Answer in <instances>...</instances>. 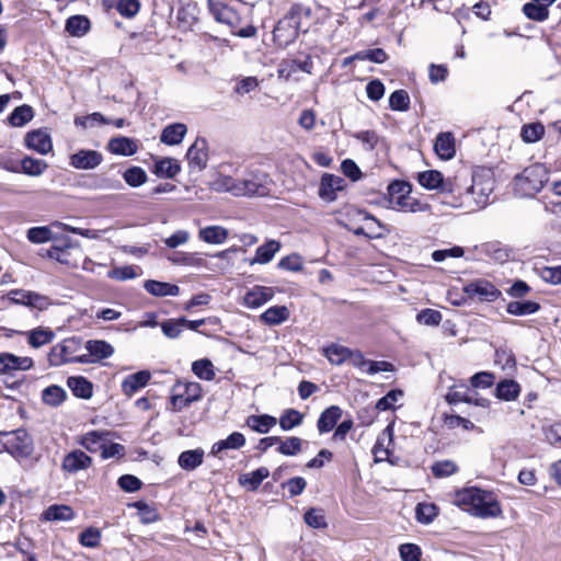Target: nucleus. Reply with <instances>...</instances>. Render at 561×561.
Listing matches in <instances>:
<instances>
[{
    "instance_id": "1",
    "label": "nucleus",
    "mask_w": 561,
    "mask_h": 561,
    "mask_svg": "<svg viewBox=\"0 0 561 561\" xmlns=\"http://www.w3.org/2000/svg\"><path fill=\"white\" fill-rule=\"evenodd\" d=\"M209 10L216 21L227 24L232 34L249 38L256 34L250 20L251 8L240 1L229 4L209 0Z\"/></svg>"
},
{
    "instance_id": "2",
    "label": "nucleus",
    "mask_w": 561,
    "mask_h": 561,
    "mask_svg": "<svg viewBox=\"0 0 561 561\" xmlns=\"http://www.w3.org/2000/svg\"><path fill=\"white\" fill-rule=\"evenodd\" d=\"M454 504L479 518H495L502 515L496 496L489 491L471 486L455 493Z\"/></svg>"
},
{
    "instance_id": "3",
    "label": "nucleus",
    "mask_w": 561,
    "mask_h": 561,
    "mask_svg": "<svg viewBox=\"0 0 561 561\" xmlns=\"http://www.w3.org/2000/svg\"><path fill=\"white\" fill-rule=\"evenodd\" d=\"M493 190L494 181L490 173H474L472 175V184L466 192V197H471L472 204L470 202H458L455 197H453V201H443V204L449 205L454 208L466 207L469 210L481 209L488 205Z\"/></svg>"
},
{
    "instance_id": "4",
    "label": "nucleus",
    "mask_w": 561,
    "mask_h": 561,
    "mask_svg": "<svg viewBox=\"0 0 561 561\" xmlns=\"http://www.w3.org/2000/svg\"><path fill=\"white\" fill-rule=\"evenodd\" d=\"M548 180V169L543 164L535 163L515 176L514 191L520 197H531L542 188Z\"/></svg>"
},
{
    "instance_id": "5",
    "label": "nucleus",
    "mask_w": 561,
    "mask_h": 561,
    "mask_svg": "<svg viewBox=\"0 0 561 561\" xmlns=\"http://www.w3.org/2000/svg\"><path fill=\"white\" fill-rule=\"evenodd\" d=\"M82 341L79 337L65 339L59 345L55 346L51 351L50 362L54 365H61L66 363H91L90 355H83Z\"/></svg>"
},
{
    "instance_id": "6",
    "label": "nucleus",
    "mask_w": 561,
    "mask_h": 561,
    "mask_svg": "<svg viewBox=\"0 0 561 561\" xmlns=\"http://www.w3.org/2000/svg\"><path fill=\"white\" fill-rule=\"evenodd\" d=\"M271 180L267 173L253 170L240 179V188L234 190L236 196H265L270 193Z\"/></svg>"
},
{
    "instance_id": "7",
    "label": "nucleus",
    "mask_w": 561,
    "mask_h": 561,
    "mask_svg": "<svg viewBox=\"0 0 561 561\" xmlns=\"http://www.w3.org/2000/svg\"><path fill=\"white\" fill-rule=\"evenodd\" d=\"M202 398V387L198 382L178 381L172 388L171 404L174 411H181Z\"/></svg>"
},
{
    "instance_id": "8",
    "label": "nucleus",
    "mask_w": 561,
    "mask_h": 561,
    "mask_svg": "<svg viewBox=\"0 0 561 561\" xmlns=\"http://www.w3.org/2000/svg\"><path fill=\"white\" fill-rule=\"evenodd\" d=\"M7 436L3 448L15 458H26L33 451V440L25 430L19 428L11 433H0Z\"/></svg>"
},
{
    "instance_id": "9",
    "label": "nucleus",
    "mask_w": 561,
    "mask_h": 561,
    "mask_svg": "<svg viewBox=\"0 0 561 561\" xmlns=\"http://www.w3.org/2000/svg\"><path fill=\"white\" fill-rule=\"evenodd\" d=\"M299 27V9L294 7L275 26L273 32L274 38L278 41L280 45H288L297 38Z\"/></svg>"
},
{
    "instance_id": "10",
    "label": "nucleus",
    "mask_w": 561,
    "mask_h": 561,
    "mask_svg": "<svg viewBox=\"0 0 561 561\" xmlns=\"http://www.w3.org/2000/svg\"><path fill=\"white\" fill-rule=\"evenodd\" d=\"M417 181L420 185L427 190H439L444 195L443 201H453L455 184L448 179L444 180L443 174L436 170H428L419 173Z\"/></svg>"
},
{
    "instance_id": "11",
    "label": "nucleus",
    "mask_w": 561,
    "mask_h": 561,
    "mask_svg": "<svg viewBox=\"0 0 561 561\" xmlns=\"http://www.w3.org/2000/svg\"><path fill=\"white\" fill-rule=\"evenodd\" d=\"M56 243L47 249L42 256H46L65 265H76L71 259V251L79 250V243L72 241L70 238H61L55 241Z\"/></svg>"
},
{
    "instance_id": "12",
    "label": "nucleus",
    "mask_w": 561,
    "mask_h": 561,
    "mask_svg": "<svg viewBox=\"0 0 561 561\" xmlns=\"http://www.w3.org/2000/svg\"><path fill=\"white\" fill-rule=\"evenodd\" d=\"M465 293L471 299L479 301H494L501 296V291L489 280L478 279L465 286Z\"/></svg>"
},
{
    "instance_id": "13",
    "label": "nucleus",
    "mask_w": 561,
    "mask_h": 561,
    "mask_svg": "<svg viewBox=\"0 0 561 561\" xmlns=\"http://www.w3.org/2000/svg\"><path fill=\"white\" fill-rule=\"evenodd\" d=\"M103 161L101 152L91 149H80L69 157V164L78 170H93Z\"/></svg>"
},
{
    "instance_id": "14",
    "label": "nucleus",
    "mask_w": 561,
    "mask_h": 561,
    "mask_svg": "<svg viewBox=\"0 0 561 561\" xmlns=\"http://www.w3.org/2000/svg\"><path fill=\"white\" fill-rule=\"evenodd\" d=\"M34 362L27 356H15L11 353L0 354V375L13 376L14 371L28 370L33 367Z\"/></svg>"
},
{
    "instance_id": "15",
    "label": "nucleus",
    "mask_w": 561,
    "mask_h": 561,
    "mask_svg": "<svg viewBox=\"0 0 561 561\" xmlns=\"http://www.w3.org/2000/svg\"><path fill=\"white\" fill-rule=\"evenodd\" d=\"M92 465V458L81 449H75L65 455L61 469L70 474H75L80 470H85Z\"/></svg>"
},
{
    "instance_id": "16",
    "label": "nucleus",
    "mask_w": 561,
    "mask_h": 561,
    "mask_svg": "<svg viewBox=\"0 0 561 561\" xmlns=\"http://www.w3.org/2000/svg\"><path fill=\"white\" fill-rule=\"evenodd\" d=\"M186 158L188 165L194 171H202L206 168L208 161L207 141L204 138H197L188 148Z\"/></svg>"
},
{
    "instance_id": "17",
    "label": "nucleus",
    "mask_w": 561,
    "mask_h": 561,
    "mask_svg": "<svg viewBox=\"0 0 561 561\" xmlns=\"http://www.w3.org/2000/svg\"><path fill=\"white\" fill-rule=\"evenodd\" d=\"M13 295V300L15 302L39 311L46 310L53 305V301L48 296L35 291L19 290L14 291Z\"/></svg>"
},
{
    "instance_id": "18",
    "label": "nucleus",
    "mask_w": 561,
    "mask_h": 561,
    "mask_svg": "<svg viewBox=\"0 0 561 561\" xmlns=\"http://www.w3.org/2000/svg\"><path fill=\"white\" fill-rule=\"evenodd\" d=\"M344 188V180L334 174H324L321 178L319 196L327 201L333 202L336 199V193Z\"/></svg>"
},
{
    "instance_id": "19",
    "label": "nucleus",
    "mask_w": 561,
    "mask_h": 561,
    "mask_svg": "<svg viewBox=\"0 0 561 561\" xmlns=\"http://www.w3.org/2000/svg\"><path fill=\"white\" fill-rule=\"evenodd\" d=\"M393 209L404 213H424L430 210V205L422 203L417 198L411 196V193L396 196V199H390Z\"/></svg>"
},
{
    "instance_id": "20",
    "label": "nucleus",
    "mask_w": 561,
    "mask_h": 561,
    "mask_svg": "<svg viewBox=\"0 0 561 561\" xmlns=\"http://www.w3.org/2000/svg\"><path fill=\"white\" fill-rule=\"evenodd\" d=\"M274 289L266 286H254L245 293L243 302L247 307L255 309L272 300Z\"/></svg>"
},
{
    "instance_id": "21",
    "label": "nucleus",
    "mask_w": 561,
    "mask_h": 561,
    "mask_svg": "<svg viewBox=\"0 0 561 561\" xmlns=\"http://www.w3.org/2000/svg\"><path fill=\"white\" fill-rule=\"evenodd\" d=\"M25 145L41 154H46L53 149L50 136L41 129L27 133Z\"/></svg>"
},
{
    "instance_id": "22",
    "label": "nucleus",
    "mask_w": 561,
    "mask_h": 561,
    "mask_svg": "<svg viewBox=\"0 0 561 561\" xmlns=\"http://www.w3.org/2000/svg\"><path fill=\"white\" fill-rule=\"evenodd\" d=\"M87 353L83 355H90L91 363L108 358L114 353V347L103 340H90L84 346Z\"/></svg>"
},
{
    "instance_id": "23",
    "label": "nucleus",
    "mask_w": 561,
    "mask_h": 561,
    "mask_svg": "<svg viewBox=\"0 0 561 561\" xmlns=\"http://www.w3.org/2000/svg\"><path fill=\"white\" fill-rule=\"evenodd\" d=\"M107 149L114 154L133 156L138 151V145L133 138L118 136L108 141Z\"/></svg>"
},
{
    "instance_id": "24",
    "label": "nucleus",
    "mask_w": 561,
    "mask_h": 561,
    "mask_svg": "<svg viewBox=\"0 0 561 561\" xmlns=\"http://www.w3.org/2000/svg\"><path fill=\"white\" fill-rule=\"evenodd\" d=\"M342 416V409L337 405L327 408L317 422V427L320 434L331 432Z\"/></svg>"
},
{
    "instance_id": "25",
    "label": "nucleus",
    "mask_w": 561,
    "mask_h": 561,
    "mask_svg": "<svg viewBox=\"0 0 561 561\" xmlns=\"http://www.w3.org/2000/svg\"><path fill=\"white\" fill-rule=\"evenodd\" d=\"M110 433L105 431H91L82 435L79 444L90 453L102 450L104 442H107Z\"/></svg>"
},
{
    "instance_id": "26",
    "label": "nucleus",
    "mask_w": 561,
    "mask_h": 561,
    "mask_svg": "<svg viewBox=\"0 0 561 561\" xmlns=\"http://www.w3.org/2000/svg\"><path fill=\"white\" fill-rule=\"evenodd\" d=\"M187 133V127L182 123H174L165 126L161 133V142L175 146L182 142L183 138Z\"/></svg>"
},
{
    "instance_id": "27",
    "label": "nucleus",
    "mask_w": 561,
    "mask_h": 561,
    "mask_svg": "<svg viewBox=\"0 0 561 561\" xmlns=\"http://www.w3.org/2000/svg\"><path fill=\"white\" fill-rule=\"evenodd\" d=\"M150 373L147 370H141L136 374H131L127 376L122 382L123 392L126 396H133L140 388L145 387L150 380Z\"/></svg>"
},
{
    "instance_id": "28",
    "label": "nucleus",
    "mask_w": 561,
    "mask_h": 561,
    "mask_svg": "<svg viewBox=\"0 0 561 561\" xmlns=\"http://www.w3.org/2000/svg\"><path fill=\"white\" fill-rule=\"evenodd\" d=\"M144 288L152 296L156 297H165L172 296L175 297L180 294V287L178 285L167 283V282H158L153 279L146 280L144 284Z\"/></svg>"
},
{
    "instance_id": "29",
    "label": "nucleus",
    "mask_w": 561,
    "mask_h": 561,
    "mask_svg": "<svg viewBox=\"0 0 561 561\" xmlns=\"http://www.w3.org/2000/svg\"><path fill=\"white\" fill-rule=\"evenodd\" d=\"M434 149L440 159H451L456 153L453 135L450 133L438 134L435 140Z\"/></svg>"
},
{
    "instance_id": "30",
    "label": "nucleus",
    "mask_w": 561,
    "mask_h": 561,
    "mask_svg": "<svg viewBox=\"0 0 561 561\" xmlns=\"http://www.w3.org/2000/svg\"><path fill=\"white\" fill-rule=\"evenodd\" d=\"M204 456L205 451L202 448L185 450L180 454L178 463L182 469L192 471L203 463Z\"/></svg>"
},
{
    "instance_id": "31",
    "label": "nucleus",
    "mask_w": 561,
    "mask_h": 561,
    "mask_svg": "<svg viewBox=\"0 0 561 561\" xmlns=\"http://www.w3.org/2000/svg\"><path fill=\"white\" fill-rule=\"evenodd\" d=\"M181 171L178 160L173 158H161L154 163L153 173L159 178L173 179Z\"/></svg>"
},
{
    "instance_id": "32",
    "label": "nucleus",
    "mask_w": 561,
    "mask_h": 561,
    "mask_svg": "<svg viewBox=\"0 0 561 561\" xmlns=\"http://www.w3.org/2000/svg\"><path fill=\"white\" fill-rule=\"evenodd\" d=\"M198 237L206 243L221 244L228 238V230L221 226H207L199 230Z\"/></svg>"
},
{
    "instance_id": "33",
    "label": "nucleus",
    "mask_w": 561,
    "mask_h": 561,
    "mask_svg": "<svg viewBox=\"0 0 561 561\" xmlns=\"http://www.w3.org/2000/svg\"><path fill=\"white\" fill-rule=\"evenodd\" d=\"M245 444V437L239 432L231 433L226 439L216 442L211 447V455L217 456L226 449H239Z\"/></svg>"
},
{
    "instance_id": "34",
    "label": "nucleus",
    "mask_w": 561,
    "mask_h": 561,
    "mask_svg": "<svg viewBox=\"0 0 561 561\" xmlns=\"http://www.w3.org/2000/svg\"><path fill=\"white\" fill-rule=\"evenodd\" d=\"M260 318L267 325H278L289 318V310L286 306H273L266 309Z\"/></svg>"
},
{
    "instance_id": "35",
    "label": "nucleus",
    "mask_w": 561,
    "mask_h": 561,
    "mask_svg": "<svg viewBox=\"0 0 561 561\" xmlns=\"http://www.w3.org/2000/svg\"><path fill=\"white\" fill-rule=\"evenodd\" d=\"M277 424V420L268 414L250 415L247 425L254 432L265 434Z\"/></svg>"
},
{
    "instance_id": "36",
    "label": "nucleus",
    "mask_w": 561,
    "mask_h": 561,
    "mask_svg": "<svg viewBox=\"0 0 561 561\" xmlns=\"http://www.w3.org/2000/svg\"><path fill=\"white\" fill-rule=\"evenodd\" d=\"M270 474L267 468L261 467L250 473H244L239 477V483L248 490H256L262 481Z\"/></svg>"
},
{
    "instance_id": "37",
    "label": "nucleus",
    "mask_w": 561,
    "mask_h": 561,
    "mask_svg": "<svg viewBox=\"0 0 561 561\" xmlns=\"http://www.w3.org/2000/svg\"><path fill=\"white\" fill-rule=\"evenodd\" d=\"M478 249L480 253L495 262L504 263L508 260L507 250L503 248L499 242H485L482 243Z\"/></svg>"
},
{
    "instance_id": "38",
    "label": "nucleus",
    "mask_w": 561,
    "mask_h": 561,
    "mask_svg": "<svg viewBox=\"0 0 561 561\" xmlns=\"http://www.w3.org/2000/svg\"><path fill=\"white\" fill-rule=\"evenodd\" d=\"M323 355L333 365H342L352 355L348 347L339 344H331L323 348Z\"/></svg>"
},
{
    "instance_id": "39",
    "label": "nucleus",
    "mask_w": 561,
    "mask_h": 561,
    "mask_svg": "<svg viewBox=\"0 0 561 561\" xmlns=\"http://www.w3.org/2000/svg\"><path fill=\"white\" fill-rule=\"evenodd\" d=\"M280 244L275 240H271L263 245L259 247L255 251V256L251 261V264H266L274 257L275 253L279 250Z\"/></svg>"
},
{
    "instance_id": "40",
    "label": "nucleus",
    "mask_w": 561,
    "mask_h": 561,
    "mask_svg": "<svg viewBox=\"0 0 561 561\" xmlns=\"http://www.w3.org/2000/svg\"><path fill=\"white\" fill-rule=\"evenodd\" d=\"M67 385L73 394L79 398L89 399L92 397V383L83 377H69Z\"/></svg>"
},
{
    "instance_id": "41",
    "label": "nucleus",
    "mask_w": 561,
    "mask_h": 561,
    "mask_svg": "<svg viewBox=\"0 0 561 561\" xmlns=\"http://www.w3.org/2000/svg\"><path fill=\"white\" fill-rule=\"evenodd\" d=\"M90 30V21L84 15L70 16L66 22V31L72 36H83Z\"/></svg>"
},
{
    "instance_id": "42",
    "label": "nucleus",
    "mask_w": 561,
    "mask_h": 561,
    "mask_svg": "<svg viewBox=\"0 0 561 561\" xmlns=\"http://www.w3.org/2000/svg\"><path fill=\"white\" fill-rule=\"evenodd\" d=\"M33 116V108L30 105L23 104L14 108V111L8 117V121L11 126L22 127L28 123Z\"/></svg>"
},
{
    "instance_id": "43",
    "label": "nucleus",
    "mask_w": 561,
    "mask_h": 561,
    "mask_svg": "<svg viewBox=\"0 0 561 561\" xmlns=\"http://www.w3.org/2000/svg\"><path fill=\"white\" fill-rule=\"evenodd\" d=\"M540 309V305L536 301L525 300V301H511L506 311L513 316H525L536 313Z\"/></svg>"
},
{
    "instance_id": "44",
    "label": "nucleus",
    "mask_w": 561,
    "mask_h": 561,
    "mask_svg": "<svg viewBox=\"0 0 561 561\" xmlns=\"http://www.w3.org/2000/svg\"><path fill=\"white\" fill-rule=\"evenodd\" d=\"M73 516V510L68 505H51L43 513L46 520H70Z\"/></svg>"
},
{
    "instance_id": "45",
    "label": "nucleus",
    "mask_w": 561,
    "mask_h": 561,
    "mask_svg": "<svg viewBox=\"0 0 561 561\" xmlns=\"http://www.w3.org/2000/svg\"><path fill=\"white\" fill-rule=\"evenodd\" d=\"M520 391L519 385L515 380H503L496 386V397L505 401L515 400Z\"/></svg>"
},
{
    "instance_id": "46",
    "label": "nucleus",
    "mask_w": 561,
    "mask_h": 561,
    "mask_svg": "<svg viewBox=\"0 0 561 561\" xmlns=\"http://www.w3.org/2000/svg\"><path fill=\"white\" fill-rule=\"evenodd\" d=\"M27 239L32 243H45L48 241H57L51 229L47 226L32 227L27 230Z\"/></svg>"
},
{
    "instance_id": "47",
    "label": "nucleus",
    "mask_w": 561,
    "mask_h": 561,
    "mask_svg": "<svg viewBox=\"0 0 561 561\" xmlns=\"http://www.w3.org/2000/svg\"><path fill=\"white\" fill-rule=\"evenodd\" d=\"M55 334L49 329H35L27 333L28 344L35 348L46 345L53 341Z\"/></svg>"
},
{
    "instance_id": "48",
    "label": "nucleus",
    "mask_w": 561,
    "mask_h": 561,
    "mask_svg": "<svg viewBox=\"0 0 561 561\" xmlns=\"http://www.w3.org/2000/svg\"><path fill=\"white\" fill-rule=\"evenodd\" d=\"M304 414L295 409H287L279 417V426L283 431H290L301 425Z\"/></svg>"
},
{
    "instance_id": "49",
    "label": "nucleus",
    "mask_w": 561,
    "mask_h": 561,
    "mask_svg": "<svg viewBox=\"0 0 561 561\" xmlns=\"http://www.w3.org/2000/svg\"><path fill=\"white\" fill-rule=\"evenodd\" d=\"M47 163L42 159H34L25 157L21 161V168L23 173L31 176H39L47 169Z\"/></svg>"
},
{
    "instance_id": "50",
    "label": "nucleus",
    "mask_w": 561,
    "mask_h": 561,
    "mask_svg": "<svg viewBox=\"0 0 561 561\" xmlns=\"http://www.w3.org/2000/svg\"><path fill=\"white\" fill-rule=\"evenodd\" d=\"M192 371L199 379L207 380V381L213 380L216 376L215 370H214V365L207 358L195 360L192 364Z\"/></svg>"
},
{
    "instance_id": "51",
    "label": "nucleus",
    "mask_w": 561,
    "mask_h": 561,
    "mask_svg": "<svg viewBox=\"0 0 561 561\" xmlns=\"http://www.w3.org/2000/svg\"><path fill=\"white\" fill-rule=\"evenodd\" d=\"M66 391L59 386H49L42 392L43 401L51 407H57L66 399Z\"/></svg>"
},
{
    "instance_id": "52",
    "label": "nucleus",
    "mask_w": 561,
    "mask_h": 561,
    "mask_svg": "<svg viewBox=\"0 0 561 561\" xmlns=\"http://www.w3.org/2000/svg\"><path fill=\"white\" fill-rule=\"evenodd\" d=\"M524 14L535 21H545L548 18V8L542 3L530 2L523 7Z\"/></svg>"
},
{
    "instance_id": "53",
    "label": "nucleus",
    "mask_w": 561,
    "mask_h": 561,
    "mask_svg": "<svg viewBox=\"0 0 561 561\" xmlns=\"http://www.w3.org/2000/svg\"><path fill=\"white\" fill-rule=\"evenodd\" d=\"M459 470L457 463L453 460L436 461L432 466V473L436 478H446L457 473Z\"/></svg>"
},
{
    "instance_id": "54",
    "label": "nucleus",
    "mask_w": 561,
    "mask_h": 561,
    "mask_svg": "<svg viewBox=\"0 0 561 561\" xmlns=\"http://www.w3.org/2000/svg\"><path fill=\"white\" fill-rule=\"evenodd\" d=\"M305 523L312 528L321 529L328 526L325 516L321 508H309L304 516Z\"/></svg>"
},
{
    "instance_id": "55",
    "label": "nucleus",
    "mask_w": 561,
    "mask_h": 561,
    "mask_svg": "<svg viewBox=\"0 0 561 561\" xmlns=\"http://www.w3.org/2000/svg\"><path fill=\"white\" fill-rule=\"evenodd\" d=\"M302 439L296 436L287 437L285 440L280 438L278 453L285 456H295L301 451Z\"/></svg>"
},
{
    "instance_id": "56",
    "label": "nucleus",
    "mask_w": 561,
    "mask_h": 561,
    "mask_svg": "<svg viewBox=\"0 0 561 561\" xmlns=\"http://www.w3.org/2000/svg\"><path fill=\"white\" fill-rule=\"evenodd\" d=\"M545 134V127L540 123H531L524 125L520 136L526 142L538 141Z\"/></svg>"
},
{
    "instance_id": "57",
    "label": "nucleus",
    "mask_w": 561,
    "mask_h": 561,
    "mask_svg": "<svg viewBox=\"0 0 561 561\" xmlns=\"http://www.w3.org/2000/svg\"><path fill=\"white\" fill-rule=\"evenodd\" d=\"M133 506L137 508L138 516L142 523L150 524L159 519V514L153 506L141 501L135 502Z\"/></svg>"
},
{
    "instance_id": "58",
    "label": "nucleus",
    "mask_w": 561,
    "mask_h": 561,
    "mask_svg": "<svg viewBox=\"0 0 561 561\" xmlns=\"http://www.w3.org/2000/svg\"><path fill=\"white\" fill-rule=\"evenodd\" d=\"M409 104L410 98L408 92L404 90H397L393 93H391L389 98V105L390 108L393 111L404 112L409 110Z\"/></svg>"
},
{
    "instance_id": "59",
    "label": "nucleus",
    "mask_w": 561,
    "mask_h": 561,
    "mask_svg": "<svg viewBox=\"0 0 561 561\" xmlns=\"http://www.w3.org/2000/svg\"><path fill=\"white\" fill-rule=\"evenodd\" d=\"M259 85L260 81L256 77H244L236 83L233 92L240 96H243L256 90Z\"/></svg>"
},
{
    "instance_id": "60",
    "label": "nucleus",
    "mask_w": 561,
    "mask_h": 561,
    "mask_svg": "<svg viewBox=\"0 0 561 561\" xmlns=\"http://www.w3.org/2000/svg\"><path fill=\"white\" fill-rule=\"evenodd\" d=\"M416 518L423 524H430L437 515V507L434 504L420 503L416 506Z\"/></svg>"
},
{
    "instance_id": "61",
    "label": "nucleus",
    "mask_w": 561,
    "mask_h": 561,
    "mask_svg": "<svg viewBox=\"0 0 561 561\" xmlns=\"http://www.w3.org/2000/svg\"><path fill=\"white\" fill-rule=\"evenodd\" d=\"M388 55L381 48H374L365 51L356 53L353 59L357 60H369L376 64H382L387 60Z\"/></svg>"
},
{
    "instance_id": "62",
    "label": "nucleus",
    "mask_w": 561,
    "mask_h": 561,
    "mask_svg": "<svg viewBox=\"0 0 561 561\" xmlns=\"http://www.w3.org/2000/svg\"><path fill=\"white\" fill-rule=\"evenodd\" d=\"M124 180L130 186L136 187V186H139V185H141V184H144L146 182L147 174H146V172L141 168L133 167V168H130V169L125 171Z\"/></svg>"
},
{
    "instance_id": "63",
    "label": "nucleus",
    "mask_w": 561,
    "mask_h": 561,
    "mask_svg": "<svg viewBox=\"0 0 561 561\" xmlns=\"http://www.w3.org/2000/svg\"><path fill=\"white\" fill-rule=\"evenodd\" d=\"M353 137L359 140L366 151H373L378 144V135L373 130H363L353 134Z\"/></svg>"
},
{
    "instance_id": "64",
    "label": "nucleus",
    "mask_w": 561,
    "mask_h": 561,
    "mask_svg": "<svg viewBox=\"0 0 561 561\" xmlns=\"http://www.w3.org/2000/svg\"><path fill=\"white\" fill-rule=\"evenodd\" d=\"M545 439L552 446H561V422L543 427Z\"/></svg>"
}]
</instances>
